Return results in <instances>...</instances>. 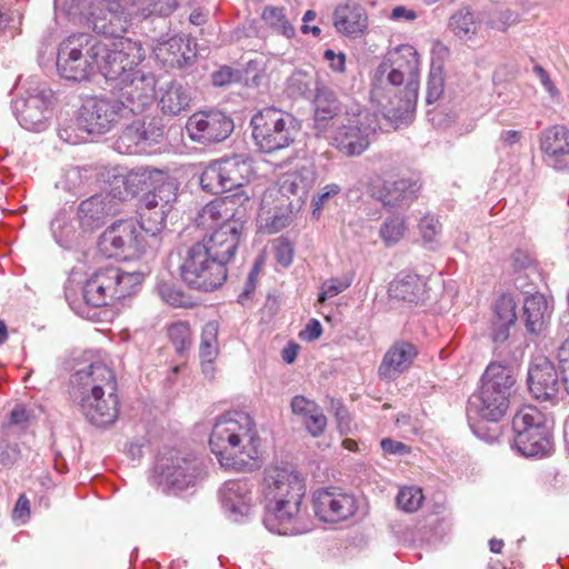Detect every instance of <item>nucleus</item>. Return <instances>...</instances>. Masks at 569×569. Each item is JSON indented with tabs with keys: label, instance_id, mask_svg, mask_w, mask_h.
<instances>
[{
	"label": "nucleus",
	"instance_id": "1",
	"mask_svg": "<svg viewBox=\"0 0 569 569\" xmlns=\"http://www.w3.org/2000/svg\"><path fill=\"white\" fill-rule=\"evenodd\" d=\"M421 59L411 44H400L388 51L375 69L371 79V100L388 117L405 118L416 108L419 91Z\"/></svg>",
	"mask_w": 569,
	"mask_h": 569
},
{
	"label": "nucleus",
	"instance_id": "2",
	"mask_svg": "<svg viewBox=\"0 0 569 569\" xmlns=\"http://www.w3.org/2000/svg\"><path fill=\"white\" fill-rule=\"evenodd\" d=\"M266 528L278 535H301L311 523L301 502L306 485L301 475L290 467H272L266 470L263 480Z\"/></svg>",
	"mask_w": 569,
	"mask_h": 569
},
{
	"label": "nucleus",
	"instance_id": "3",
	"mask_svg": "<svg viewBox=\"0 0 569 569\" xmlns=\"http://www.w3.org/2000/svg\"><path fill=\"white\" fill-rule=\"evenodd\" d=\"M209 445L220 466L227 470L251 471L260 465L261 439L253 418L244 411L219 416Z\"/></svg>",
	"mask_w": 569,
	"mask_h": 569
},
{
	"label": "nucleus",
	"instance_id": "4",
	"mask_svg": "<svg viewBox=\"0 0 569 569\" xmlns=\"http://www.w3.org/2000/svg\"><path fill=\"white\" fill-rule=\"evenodd\" d=\"M250 199L246 191L216 199L206 204L198 213L196 223L213 232L198 244L204 248L222 267L232 259L240 242L247 219L244 202Z\"/></svg>",
	"mask_w": 569,
	"mask_h": 569
},
{
	"label": "nucleus",
	"instance_id": "5",
	"mask_svg": "<svg viewBox=\"0 0 569 569\" xmlns=\"http://www.w3.org/2000/svg\"><path fill=\"white\" fill-rule=\"evenodd\" d=\"M515 383L516 376L511 367L499 362L490 363L482 376L479 392L469 399V416L477 415L493 422L500 420L509 408Z\"/></svg>",
	"mask_w": 569,
	"mask_h": 569
},
{
	"label": "nucleus",
	"instance_id": "6",
	"mask_svg": "<svg viewBox=\"0 0 569 569\" xmlns=\"http://www.w3.org/2000/svg\"><path fill=\"white\" fill-rule=\"evenodd\" d=\"M63 10L70 19L103 36L120 39L130 27V13L119 0H66Z\"/></svg>",
	"mask_w": 569,
	"mask_h": 569
},
{
	"label": "nucleus",
	"instance_id": "7",
	"mask_svg": "<svg viewBox=\"0 0 569 569\" xmlns=\"http://www.w3.org/2000/svg\"><path fill=\"white\" fill-rule=\"evenodd\" d=\"M104 49L101 40L88 33H74L63 39L58 47L57 70L68 80L89 79L98 70V57Z\"/></svg>",
	"mask_w": 569,
	"mask_h": 569
},
{
	"label": "nucleus",
	"instance_id": "8",
	"mask_svg": "<svg viewBox=\"0 0 569 569\" xmlns=\"http://www.w3.org/2000/svg\"><path fill=\"white\" fill-rule=\"evenodd\" d=\"M142 281V272H126L117 267L100 268L83 286V300L88 307H103L133 295Z\"/></svg>",
	"mask_w": 569,
	"mask_h": 569
},
{
	"label": "nucleus",
	"instance_id": "9",
	"mask_svg": "<svg viewBox=\"0 0 569 569\" xmlns=\"http://www.w3.org/2000/svg\"><path fill=\"white\" fill-rule=\"evenodd\" d=\"M378 129L376 113L359 107L350 108L341 124L331 132V144L347 157H358L372 143Z\"/></svg>",
	"mask_w": 569,
	"mask_h": 569
},
{
	"label": "nucleus",
	"instance_id": "10",
	"mask_svg": "<svg viewBox=\"0 0 569 569\" xmlns=\"http://www.w3.org/2000/svg\"><path fill=\"white\" fill-rule=\"evenodd\" d=\"M251 126L256 144L266 153L288 148L299 132L297 119L291 113L273 107L253 114Z\"/></svg>",
	"mask_w": 569,
	"mask_h": 569
},
{
	"label": "nucleus",
	"instance_id": "11",
	"mask_svg": "<svg viewBox=\"0 0 569 569\" xmlns=\"http://www.w3.org/2000/svg\"><path fill=\"white\" fill-rule=\"evenodd\" d=\"M104 53L98 57V70L113 88L126 81L130 72L146 59V50L141 42L129 38H120L111 42L101 41Z\"/></svg>",
	"mask_w": 569,
	"mask_h": 569
},
{
	"label": "nucleus",
	"instance_id": "12",
	"mask_svg": "<svg viewBox=\"0 0 569 569\" xmlns=\"http://www.w3.org/2000/svg\"><path fill=\"white\" fill-rule=\"evenodd\" d=\"M159 483L168 490L182 491L194 487L203 476V462L192 453L171 449L158 460Z\"/></svg>",
	"mask_w": 569,
	"mask_h": 569
},
{
	"label": "nucleus",
	"instance_id": "13",
	"mask_svg": "<svg viewBox=\"0 0 569 569\" xmlns=\"http://www.w3.org/2000/svg\"><path fill=\"white\" fill-rule=\"evenodd\" d=\"M182 281L190 288L200 291H212L227 279V268L204 248V244L194 243L191 246L180 266Z\"/></svg>",
	"mask_w": 569,
	"mask_h": 569
},
{
	"label": "nucleus",
	"instance_id": "14",
	"mask_svg": "<svg viewBox=\"0 0 569 569\" xmlns=\"http://www.w3.org/2000/svg\"><path fill=\"white\" fill-rule=\"evenodd\" d=\"M124 101L108 98H89L81 106L78 126L90 134H103L122 119H129Z\"/></svg>",
	"mask_w": 569,
	"mask_h": 569
},
{
	"label": "nucleus",
	"instance_id": "15",
	"mask_svg": "<svg viewBox=\"0 0 569 569\" xmlns=\"http://www.w3.org/2000/svg\"><path fill=\"white\" fill-rule=\"evenodd\" d=\"M147 246V239L132 219L113 222L104 230L99 241L101 252L109 258H134L142 253Z\"/></svg>",
	"mask_w": 569,
	"mask_h": 569
},
{
	"label": "nucleus",
	"instance_id": "16",
	"mask_svg": "<svg viewBox=\"0 0 569 569\" xmlns=\"http://www.w3.org/2000/svg\"><path fill=\"white\" fill-rule=\"evenodd\" d=\"M52 92L38 82H32L26 96L13 102L19 123L30 131H42L47 128L49 104Z\"/></svg>",
	"mask_w": 569,
	"mask_h": 569
},
{
	"label": "nucleus",
	"instance_id": "17",
	"mask_svg": "<svg viewBox=\"0 0 569 569\" xmlns=\"http://www.w3.org/2000/svg\"><path fill=\"white\" fill-rule=\"evenodd\" d=\"M316 516L323 522L337 523L355 516L358 502L353 495L338 488H321L313 493Z\"/></svg>",
	"mask_w": 569,
	"mask_h": 569
},
{
	"label": "nucleus",
	"instance_id": "18",
	"mask_svg": "<svg viewBox=\"0 0 569 569\" xmlns=\"http://www.w3.org/2000/svg\"><path fill=\"white\" fill-rule=\"evenodd\" d=\"M186 129L190 139L196 142H220L233 131V121L221 111H201L188 119Z\"/></svg>",
	"mask_w": 569,
	"mask_h": 569
},
{
	"label": "nucleus",
	"instance_id": "19",
	"mask_svg": "<svg viewBox=\"0 0 569 569\" xmlns=\"http://www.w3.org/2000/svg\"><path fill=\"white\" fill-rule=\"evenodd\" d=\"M131 74L113 89L119 92V99L126 103L129 116L140 113L150 106L156 96V78L151 72L134 68Z\"/></svg>",
	"mask_w": 569,
	"mask_h": 569
},
{
	"label": "nucleus",
	"instance_id": "20",
	"mask_svg": "<svg viewBox=\"0 0 569 569\" xmlns=\"http://www.w3.org/2000/svg\"><path fill=\"white\" fill-rule=\"evenodd\" d=\"M83 417L93 426L106 428L116 422L119 415L117 392L83 393L72 397Z\"/></svg>",
	"mask_w": 569,
	"mask_h": 569
},
{
	"label": "nucleus",
	"instance_id": "21",
	"mask_svg": "<svg viewBox=\"0 0 569 569\" xmlns=\"http://www.w3.org/2000/svg\"><path fill=\"white\" fill-rule=\"evenodd\" d=\"M154 59L167 69H184L193 63L197 57L191 40L182 34L160 37L152 47Z\"/></svg>",
	"mask_w": 569,
	"mask_h": 569
},
{
	"label": "nucleus",
	"instance_id": "22",
	"mask_svg": "<svg viewBox=\"0 0 569 569\" xmlns=\"http://www.w3.org/2000/svg\"><path fill=\"white\" fill-rule=\"evenodd\" d=\"M150 180L159 184L144 196H154L156 208L171 210L172 203L177 200L178 187L163 171L150 168L133 169L128 173L126 184L142 190Z\"/></svg>",
	"mask_w": 569,
	"mask_h": 569
},
{
	"label": "nucleus",
	"instance_id": "23",
	"mask_svg": "<svg viewBox=\"0 0 569 569\" xmlns=\"http://www.w3.org/2000/svg\"><path fill=\"white\" fill-rule=\"evenodd\" d=\"M82 392H117V379L112 369L104 363L96 362L78 370L71 378V398L79 397Z\"/></svg>",
	"mask_w": 569,
	"mask_h": 569
},
{
	"label": "nucleus",
	"instance_id": "24",
	"mask_svg": "<svg viewBox=\"0 0 569 569\" xmlns=\"http://www.w3.org/2000/svg\"><path fill=\"white\" fill-rule=\"evenodd\" d=\"M163 136L162 128L152 121H133L126 127L116 141V149L120 153L136 154L147 152L148 148L158 143Z\"/></svg>",
	"mask_w": 569,
	"mask_h": 569
},
{
	"label": "nucleus",
	"instance_id": "25",
	"mask_svg": "<svg viewBox=\"0 0 569 569\" xmlns=\"http://www.w3.org/2000/svg\"><path fill=\"white\" fill-rule=\"evenodd\" d=\"M540 150L546 163L557 171L569 169V129L562 124H553L539 134Z\"/></svg>",
	"mask_w": 569,
	"mask_h": 569
},
{
	"label": "nucleus",
	"instance_id": "26",
	"mask_svg": "<svg viewBox=\"0 0 569 569\" xmlns=\"http://www.w3.org/2000/svg\"><path fill=\"white\" fill-rule=\"evenodd\" d=\"M560 382L553 363L546 357H537L528 370L529 390L536 399L553 400L560 392Z\"/></svg>",
	"mask_w": 569,
	"mask_h": 569
},
{
	"label": "nucleus",
	"instance_id": "27",
	"mask_svg": "<svg viewBox=\"0 0 569 569\" xmlns=\"http://www.w3.org/2000/svg\"><path fill=\"white\" fill-rule=\"evenodd\" d=\"M220 501L224 512L239 521L252 509V485L246 479L226 481L220 488Z\"/></svg>",
	"mask_w": 569,
	"mask_h": 569
},
{
	"label": "nucleus",
	"instance_id": "28",
	"mask_svg": "<svg viewBox=\"0 0 569 569\" xmlns=\"http://www.w3.org/2000/svg\"><path fill=\"white\" fill-rule=\"evenodd\" d=\"M332 22L338 32L350 38H358L368 28V14L360 3L346 0L335 8Z\"/></svg>",
	"mask_w": 569,
	"mask_h": 569
},
{
	"label": "nucleus",
	"instance_id": "29",
	"mask_svg": "<svg viewBox=\"0 0 569 569\" xmlns=\"http://www.w3.org/2000/svg\"><path fill=\"white\" fill-rule=\"evenodd\" d=\"M156 98L161 113L168 117L188 111L193 99L191 89L178 80L161 84Z\"/></svg>",
	"mask_w": 569,
	"mask_h": 569
},
{
	"label": "nucleus",
	"instance_id": "30",
	"mask_svg": "<svg viewBox=\"0 0 569 569\" xmlns=\"http://www.w3.org/2000/svg\"><path fill=\"white\" fill-rule=\"evenodd\" d=\"M418 355L416 346L409 341H396L385 353L378 373L382 379H395L410 368Z\"/></svg>",
	"mask_w": 569,
	"mask_h": 569
},
{
	"label": "nucleus",
	"instance_id": "31",
	"mask_svg": "<svg viewBox=\"0 0 569 569\" xmlns=\"http://www.w3.org/2000/svg\"><path fill=\"white\" fill-rule=\"evenodd\" d=\"M420 189L421 184L417 180L402 178L385 181L375 194L385 207L401 208L410 206L418 198Z\"/></svg>",
	"mask_w": 569,
	"mask_h": 569
},
{
	"label": "nucleus",
	"instance_id": "32",
	"mask_svg": "<svg viewBox=\"0 0 569 569\" xmlns=\"http://www.w3.org/2000/svg\"><path fill=\"white\" fill-rule=\"evenodd\" d=\"M316 181V171L310 166H303L286 172L279 180V191L282 198L290 196L303 201Z\"/></svg>",
	"mask_w": 569,
	"mask_h": 569
},
{
	"label": "nucleus",
	"instance_id": "33",
	"mask_svg": "<svg viewBox=\"0 0 569 569\" xmlns=\"http://www.w3.org/2000/svg\"><path fill=\"white\" fill-rule=\"evenodd\" d=\"M517 303L510 295L500 296L493 306V320L491 338L493 342H505L509 337V329L517 320Z\"/></svg>",
	"mask_w": 569,
	"mask_h": 569
},
{
	"label": "nucleus",
	"instance_id": "34",
	"mask_svg": "<svg viewBox=\"0 0 569 569\" xmlns=\"http://www.w3.org/2000/svg\"><path fill=\"white\" fill-rule=\"evenodd\" d=\"M315 128L319 132H325L329 128L330 122L341 112V103L336 93L328 87L318 88L315 94Z\"/></svg>",
	"mask_w": 569,
	"mask_h": 569
},
{
	"label": "nucleus",
	"instance_id": "35",
	"mask_svg": "<svg viewBox=\"0 0 569 569\" xmlns=\"http://www.w3.org/2000/svg\"><path fill=\"white\" fill-rule=\"evenodd\" d=\"M154 196H143L139 207L140 222L138 223V230L142 236L156 239L157 234L160 233L166 224V218L170 210L162 208H156Z\"/></svg>",
	"mask_w": 569,
	"mask_h": 569
},
{
	"label": "nucleus",
	"instance_id": "36",
	"mask_svg": "<svg viewBox=\"0 0 569 569\" xmlns=\"http://www.w3.org/2000/svg\"><path fill=\"white\" fill-rule=\"evenodd\" d=\"M550 309L546 297L536 293L527 297L523 301V321L528 332H541L550 318Z\"/></svg>",
	"mask_w": 569,
	"mask_h": 569
},
{
	"label": "nucleus",
	"instance_id": "37",
	"mask_svg": "<svg viewBox=\"0 0 569 569\" xmlns=\"http://www.w3.org/2000/svg\"><path fill=\"white\" fill-rule=\"evenodd\" d=\"M515 447L525 457L545 456L551 448L546 423L513 437Z\"/></svg>",
	"mask_w": 569,
	"mask_h": 569
},
{
	"label": "nucleus",
	"instance_id": "38",
	"mask_svg": "<svg viewBox=\"0 0 569 569\" xmlns=\"http://www.w3.org/2000/svg\"><path fill=\"white\" fill-rule=\"evenodd\" d=\"M109 214L103 196H92L83 200L78 207V221L83 231H93L100 228Z\"/></svg>",
	"mask_w": 569,
	"mask_h": 569
},
{
	"label": "nucleus",
	"instance_id": "39",
	"mask_svg": "<svg viewBox=\"0 0 569 569\" xmlns=\"http://www.w3.org/2000/svg\"><path fill=\"white\" fill-rule=\"evenodd\" d=\"M391 298L409 303H419L426 296V283L417 274H407L393 280L389 286Z\"/></svg>",
	"mask_w": 569,
	"mask_h": 569
},
{
	"label": "nucleus",
	"instance_id": "40",
	"mask_svg": "<svg viewBox=\"0 0 569 569\" xmlns=\"http://www.w3.org/2000/svg\"><path fill=\"white\" fill-rule=\"evenodd\" d=\"M218 333L219 323L217 321L207 322L201 331L199 358L201 360L202 371L207 376L212 375L213 362L219 353Z\"/></svg>",
	"mask_w": 569,
	"mask_h": 569
},
{
	"label": "nucleus",
	"instance_id": "41",
	"mask_svg": "<svg viewBox=\"0 0 569 569\" xmlns=\"http://www.w3.org/2000/svg\"><path fill=\"white\" fill-rule=\"evenodd\" d=\"M218 163L223 174L228 191L244 187L252 173L250 162L243 160L241 157L222 159L219 160Z\"/></svg>",
	"mask_w": 569,
	"mask_h": 569
},
{
	"label": "nucleus",
	"instance_id": "42",
	"mask_svg": "<svg viewBox=\"0 0 569 569\" xmlns=\"http://www.w3.org/2000/svg\"><path fill=\"white\" fill-rule=\"evenodd\" d=\"M279 206H276L274 210H266L267 197L262 200L261 208V220L263 221V228L269 233H277L280 230L288 227L293 219L292 210L290 209L291 203L287 199H280Z\"/></svg>",
	"mask_w": 569,
	"mask_h": 569
},
{
	"label": "nucleus",
	"instance_id": "43",
	"mask_svg": "<svg viewBox=\"0 0 569 569\" xmlns=\"http://www.w3.org/2000/svg\"><path fill=\"white\" fill-rule=\"evenodd\" d=\"M316 74L305 70H296L288 79V92L292 97H302L311 99L318 93V88H322Z\"/></svg>",
	"mask_w": 569,
	"mask_h": 569
},
{
	"label": "nucleus",
	"instance_id": "44",
	"mask_svg": "<svg viewBox=\"0 0 569 569\" xmlns=\"http://www.w3.org/2000/svg\"><path fill=\"white\" fill-rule=\"evenodd\" d=\"M546 423L545 415L535 406H523L513 416V437L525 435L526 431Z\"/></svg>",
	"mask_w": 569,
	"mask_h": 569
},
{
	"label": "nucleus",
	"instance_id": "45",
	"mask_svg": "<svg viewBox=\"0 0 569 569\" xmlns=\"http://www.w3.org/2000/svg\"><path fill=\"white\" fill-rule=\"evenodd\" d=\"M261 20L276 33L286 38L295 36V28L287 19L284 8L266 6L261 12Z\"/></svg>",
	"mask_w": 569,
	"mask_h": 569
},
{
	"label": "nucleus",
	"instance_id": "46",
	"mask_svg": "<svg viewBox=\"0 0 569 569\" xmlns=\"http://www.w3.org/2000/svg\"><path fill=\"white\" fill-rule=\"evenodd\" d=\"M407 230L408 224L405 217L392 214L380 226L379 236L387 247H392L403 238Z\"/></svg>",
	"mask_w": 569,
	"mask_h": 569
},
{
	"label": "nucleus",
	"instance_id": "47",
	"mask_svg": "<svg viewBox=\"0 0 569 569\" xmlns=\"http://www.w3.org/2000/svg\"><path fill=\"white\" fill-rule=\"evenodd\" d=\"M450 28L460 39H470L480 29L476 13L468 9L456 12L450 19Z\"/></svg>",
	"mask_w": 569,
	"mask_h": 569
},
{
	"label": "nucleus",
	"instance_id": "48",
	"mask_svg": "<svg viewBox=\"0 0 569 569\" xmlns=\"http://www.w3.org/2000/svg\"><path fill=\"white\" fill-rule=\"evenodd\" d=\"M200 184L203 190L213 194L228 192L218 161L209 164L203 170L200 177Z\"/></svg>",
	"mask_w": 569,
	"mask_h": 569
},
{
	"label": "nucleus",
	"instance_id": "49",
	"mask_svg": "<svg viewBox=\"0 0 569 569\" xmlns=\"http://www.w3.org/2000/svg\"><path fill=\"white\" fill-rule=\"evenodd\" d=\"M396 501L401 510L415 512L421 507L423 495L418 487H405L399 490Z\"/></svg>",
	"mask_w": 569,
	"mask_h": 569
},
{
	"label": "nucleus",
	"instance_id": "50",
	"mask_svg": "<svg viewBox=\"0 0 569 569\" xmlns=\"http://www.w3.org/2000/svg\"><path fill=\"white\" fill-rule=\"evenodd\" d=\"M443 93V73L440 67L432 66L427 81L426 101L431 104L439 100Z\"/></svg>",
	"mask_w": 569,
	"mask_h": 569
},
{
	"label": "nucleus",
	"instance_id": "51",
	"mask_svg": "<svg viewBox=\"0 0 569 569\" xmlns=\"http://www.w3.org/2000/svg\"><path fill=\"white\" fill-rule=\"evenodd\" d=\"M168 336L178 352H182L190 345L191 331L186 322H176L168 329Z\"/></svg>",
	"mask_w": 569,
	"mask_h": 569
},
{
	"label": "nucleus",
	"instance_id": "52",
	"mask_svg": "<svg viewBox=\"0 0 569 569\" xmlns=\"http://www.w3.org/2000/svg\"><path fill=\"white\" fill-rule=\"evenodd\" d=\"M157 291L161 299L172 307H184L187 306V298L180 289H177L174 284L166 281H160L157 284Z\"/></svg>",
	"mask_w": 569,
	"mask_h": 569
},
{
	"label": "nucleus",
	"instance_id": "53",
	"mask_svg": "<svg viewBox=\"0 0 569 569\" xmlns=\"http://www.w3.org/2000/svg\"><path fill=\"white\" fill-rule=\"evenodd\" d=\"M352 282L351 277L331 278L327 280L318 297V301L323 303L327 299L333 298L350 287Z\"/></svg>",
	"mask_w": 569,
	"mask_h": 569
},
{
	"label": "nucleus",
	"instance_id": "54",
	"mask_svg": "<svg viewBox=\"0 0 569 569\" xmlns=\"http://www.w3.org/2000/svg\"><path fill=\"white\" fill-rule=\"evenodd\" d=\"M127 13H130V21L133 17H148L157 13V0H121Z\"/></svg>",
	"mask_w": 569,
	"mask_h": 569
},
{
	"label": "nucleus",
	"instance_id": "55",
	"mask_svg": "<svg viewBox=\"0 0 569 569\" xmlns=\"http://www.w3.org/2000/svg\"><path fill=\"white\" fill-rule=\"evenodd\" d=\"M519 20L518 13L510 9L495 11L488 20V26L499 31H506L510 26Z\"/></svg>",
	"mask_w": 569,
	"mask_h": 569
},
{
	"label": "nucleus",
	"instance_id": "56",
	"mask_svg": "<svg viewBox=\"0 0 569 569\" xmlns=\"http://www.w3.org/2000/svg\"><path fill=\"white\" fill-rule=\"evenodd\" d=\"M340 192L341 188L337 183H329L321 189V191L312 198L311 206L313 208V216H319L323 207L329 202V200L338 196Z\"/></svg>",
	"mask_w": 569,
	"mask_h": 569
},
{
	"label": "nucleus",
	"instance_id": "57",
	"mask_svg": "<svg viewBox=\"0 0 569 569\" xmlns=\"http://www.w3.org/2000/svg\"><path fill=\"white\" fill-rule=\"evenodd\" d=\"M330 408L335 413L340 433H349L352 430V420L349 411L340 400H331Z\"/></svg>",
	"mask_w": 569,
	"mask_h": 569
},
{
	"label": "nucleus",
	"instance_id": "58",
	"mask_svg": "<svg viewBox=\"0 0 569 569\" xmlns=\"http://www.w3.org/2000/svg\"><path fill=\"white\" fill-rule=\"evenodd\" d=\"M302 423L312 437H319L323 433L327 427V418L321 408L317 405L315 412L307 417Z\"/></svg>",
	"mask_w": 569,
	"mask_h": 569
},
{
	"label": "nucleus",
	"instance_id": "59",
	"mask_svg": "<svg viewBox=\"0 0 569 569\" xmlns=\"http://www.w3.org/2000/svg\"><path fill=\"white\" fill-rule=\"evenodd\" d=\"M420 232L426 241H432L441 231V223L435 216H425L419 222Z\"/></svg>",
	"mask_w": 569,
	"mask_h": 569
},
{
	"label": "nucleus",
	"instance_id": "60",
	"mask_svg": "<svg viewBox=\"0 0 569 569\" xmlns=\"http://www.w3.org/2000/svg\"><path fill=\"white\" fill-rule=\"evenodd\" d=\"M557 357L562 376V386L569 395V338L559 347Z\"/></svg>",
	"mask_w": 569,
	"mask_h": 569
},
{
	"label": "nucleus",
	"instance_id": "61",
	"mask_svg": "<svg viewBox=\"0 0 569 569\" xmlns=\"http://www.w3.org/2000/svg\"><path fill=\"white\" fill-rule=\"evenodd\" d=\"M317 403L303 396H295L291 400V410L303 421L316 410Z\"/></svg>",
	"mask_w": 569,
	"mask_h": 569
},
{
	"label": "nucleus",
	"instance_id": "62",
	"mask_svg": "<svg viewBox=\"0 0 569 569\" xmlns=\"http://www.w3.org/2000/svg\"><path fill=\"white\" fill-rule=\"evenodd\" d=\"M51 230L59 242L68 240L73 232L72 227L67 223L64 214H59L54 218L51 222Z\"/></svg>",
	"mask_w": 569,
	"mask_h": 569
},
{
	"label": "nucleus",
	"instance_id": "63",
	"mask_svg": "<svg viewBox=\"0 0 569 569\" xmlns=\"http://www.w3.org/2000/svg\"><path fill=\"white\" fill-rule=\"evenodd\" d=\"M323 58L329 62L332 71L342 73L346 70V56L342 52H335L332 49H327Z\"/></svg>",
	"mask_w": 569,
	"mask_h": 569
},
{
	"label": "nucleus",
	"instance_id": "64",
	"mask_svg": "<svg viewBox=\"0 0 569 569\" xmlns=\"http://www.w3.org/2000/svg\"><path fill=\"white\" fill-rule=\"evenodd\" d=\"M292 247L287 241L280 242L276 248V259L283 267H288L292 262Z\"/></svg>",
	"mask_w": 569,
	"mask_h": 569
}]
</instances>
